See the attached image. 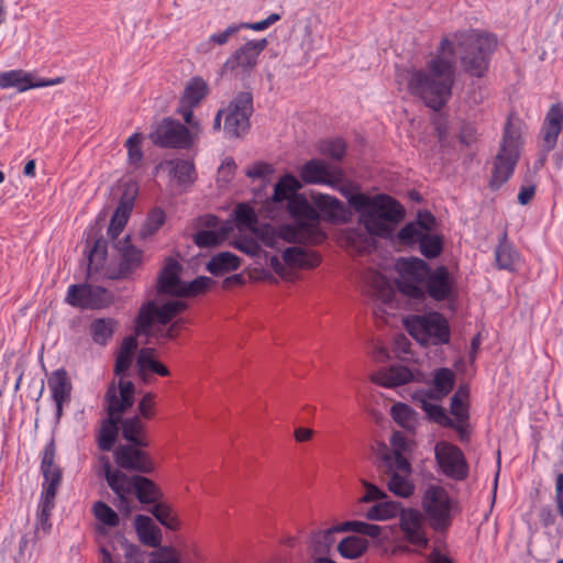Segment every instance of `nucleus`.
I'll use <instances>...</instances> for the list:
<instances>
[{"instance_id": "f257e3e1", "label": "nucleus", "mask_w": 563, "mask_h": 563, "mask_svg": "<svg viewBox=\"0 0 563 563\" xmlns=\"http://www.w3.org/2000/svg\"><path fill=\"white\" fill-rule=\"evenodd\" d=\"M340 191L358 214L360 223L372 236L388 238L405 218V208L389 195L353 194L347 188H341Z\"/></svg>"}, {"instance_id": "f03ea898", "label": "nucleus", "mask_w": 563, "mask_h": 563, "mask_svg": "<svg viewBox=\"0 0 563 563\" xmlns=\"http://www.w3.org/2000/svg\"><path fill=\"white\" fill-rule=\"evenodd\" d=\"M454 65L440 54L428 62L426 70L407 71V89L410 95L420 98L427 107L441 110L452 95Z\"/></svg>"}, {"instance_id": "7ed1b4c3", "label": "nucleus", "mask_w": 563, "mask_h": 563, "mask_svg": "<svg viewBox=\"0 0 563 563\" xmlns=\"http://www.w3.org/2000/svg\"><path fill=\"white\" fill-rule=\"evenodd\" d=\"M106 481L115 494L114 506L124 516H129L133 510V500L131 495L143 505H155L163 498V492L159 486L151 478L140 475H128L120 470H111L109 463L104 466Z\"/></svg>"}, {"instance_id": "20e7f679", "label": "nucleus", "mask_w": 563, "mask_h": 563, "mask_svg": "<svg viewBox=\"0 0 563 563\" xmlns=\"http://www.w3.org/2000/svg\"><path fill=\"white\" fill-rule=\"evenodd\" d=\"M135 386L131 380L119 379L118 385L112 382L104 394L108 404V418L101 423L97 442L101 451L109 452L113 449L121 421V416L134 404Z\"/></svg>"}, {"instance_id": "39448f33", "label": "nucleus", "mask_w": 563, "mask_h": 563, "mask_svg": "<svg viewBox=\"0 0 563 563\" xmlns=\"http://www.w3.org/2000/svg\"><path fill=\"white\" fill-rule=\"evenodd\" d=\"M455 40L464 70L472 76L483 77L488 69L490 55L496 48V37L472 30L456 33Z\"/></svg>"}, {"instance_id": "423d86ee", "label": "nucleus", "mask_w": 563, "mask_h": 563, "mask_svg": "<svg viewBox=\"0 0 563 563\" xmlns=\"http://www.w3.org/2000/svg\"><path fill=\"white\" fill-rule=\"evenodd\" d=\"M408 333L422 345H444L450 342L451 330L448 320L438 311L413 314L405 320Z\"/></svg>"}, {"instance_id": "0eeeda50", "label": "nucleus", "mask_w": 563, "mask_h": 563, "mask_svg": "<svg viewBox=\"0 0 563 563\" xmlns=\"http://www.w3.org/2000/svg\"><path fill=\"white\" fill-rule=\"evenodd\" d=\"M520 133L512 128L508 120L504 129L500 150L494 161L489 180L490 189L498 190L512 176L520 155Z\"/></svg>"}, {"instance_id": "6e6552de", "label": "nucleus", "mask_w": 563, "mask_h": 563, "mask_svg": "<svg viewBox=\"0 0 563 563\" xmlns=\"http://www.w3.org/2000/svg\"><path fill=\"white\" fill-rule=\"evenodd\" d=\"M397 268L401 275L397 283L398 290L411 299L424 300L423 287L432 269L430 265L421 258L410 257L399 261Z\"/></svg>"}, {"instance_id": "1a4fd4ad", "label": "nucleus", "mask_w": 563, "mask_h": 563, "mask_svg": "<svg viewBox=\"0 0 563 563\" xmlns=\"http://www.w3.org/2000/svg\"><path fill=\"white\" fill-rule=\"evenodd\" d=\"M223 132L228 139L244 136L250 128V118L254 111L253 96L249 91L239 92L224 108Z\"/></svg>"}, {"instance_id": "9d476101", "label": "nucleus", "mask_w": 563, "mask_h": 563, "mask_svg": "<svg viewBox=\"0 0 563 563\" xmlns=\"http://www.w3.org/2000/svg\"><path fill=\"white\" fill-rule=\"evenodd\" d=\"M148 139L155 146L161 148L188 150L194 143L189 129L172 118H164L153 123Z\"/></svg>"}, {"instance_id": "9b49d317", "label": "nucleus", "mask_w": 563, "mask_h": 563, "mask_svg": "<svg viewBox=\"0 0 563 563\" xmlns=\"http://www.w3.org/2000/svg\"><path fill=\"white\" fill-rule=\"evenodd\" d=\"M422 507L435 531H445L452 523V500L439 485H430L422 497Z\"/></svg>"}, {"instance_id": "f8f14e48", "label": "nucleus", "mask_w": 563, "mask_h": 563, "mask_svg": "<svg viewBox=\"0 0 563 563\" xmlns=\"http://www.w3.org/2000/svg\"><path fill=\"white\" fill-rule=\"evenodd\" d=\"M150 445L122 444L113 450V459L120 470L133 473L132 475L153 474L155 462L146 451Z\"/></svg>"}, {"instance_id": "ddd939ff", "label": "nucleus", "mask_w": 563, "mask_h": 563, "mask_svg": "<svg viewBox=\"0 0 563 563\" xmlns=\"http://www.w3.org/2000/svg\"><path fill=\"white\" fill-rule=\"evenodd\" d=\"M434 455L443 474L454 481H464L468 475V465L463 451L455 444L440 441L435 444Z\"/></svg>"}, {"instance_id": "4468645a", "label": "nucleus", "mask_w": 563, "mask_h": 563, "mask_svg": "<svg viewBox=\"0 0 563 563\" xmlns=\"http://www.w3.org/2000/svg\"><path fill=\"white\" fill-rule=\"evenodd\" d=\"M65 300L71 307L95 310L108 307L112 298L104 287L74 284L68 287Z\"/></svg>"}, {"instance_id": "2eb2a0df", "label": "nucleus", "mask_w": 563, "mask_h": 563, "mask_svg": "<svg viewBox=\"0 0 563 563\" xmlns=\"http://www.w3.org/2000/svg\"><path fill=\"white\" fill-rule=\"evenodd\" d=\"M56 444L51 439L42 453L41 472L44 477L42 484L41 499L55 501L56 494L63 479V471L55 464Z\"/></svg>"}, {"instance_id": "dca6fc26", "label": "nucleus", "mask_w": 563, "mask_h": 563, "mask_svg": "<svg viewBox=\"0 0 563 563\" xmlns=\"http://www.w3.org/2000/svg\"><path fill=\"white\" fill-rule=\"evenodd\" d=\"M139 192L136 183L124 184V190L120 197L119 203L111 217L110 224L107 230L108 236L115 241L128 223L134 207V201Z\"/></svg>"}, {"instance_id": "f3484780", "label": "nucleus", "mask_w": 563, "mask_h": 563, "mask_svg": "<svg viewBox=\"0 0 563 563\" xmlns=\"http://www.w3.org/2000/svg\"><path fill=\"white\" fill-rule=\"evenodd\" d=\"M404 539L420 549L427 548L429 539L423 527V516L418 509L404 508L398 514Z\"/></svg>"}, {"instance_id": "a211bd4d", "label": "nucleus", "mask_w": 563, "mask_h": 563, "mask_svg": "<svg viewBox=\"0 0 563 563\" xmlns=\"http://www.w3.org/2000/svg\"><path fill=\"white\" fill-rule=\"evenodd\" d=\"M266 38L252 40L239 47L223 65V71H243L252 70L256 64L260 54L267 47Z\"/></svg>"}, {"instance_id": "6ab92c4d", "label": "nucleus", "mask_w": 563, "mask_h": 563, "mask_svg": "<svg viewBox=\"0 0 563 563\" xmlns=\"http://www.w3.org/2000/svg\"><path fill=\"white\" fill-rule=\"evenodd\" d=\"M278 236L280 240L288 243L311 245H318L327 238L319 224L308 223L306 221H298L296 224L279 227Z\"/></svg>"}, {"instance_id": "aec40b11", "label": "nucleus", "mask_w": 563, "mask_h": 563, "mask_svg": "<svg viewBox=\"0 0 563 563\" xmlns=\"http://www.w3.org/2000/svg\"><path fill=\"white\" fill-rule=\"evenodd\" d=\"M300 177L306 184H323L335 187L342 179V170L339 167L330 168L322 159H310L300 169Z\"/></svg>"}, {"instance_id": "412c9836", "label": "nucleus", "mask_w": 563, "mask_h": 563, "mask_svg": "<svg viewBox=\"0 0 563 563\" xmlns=\"http://www.w3.org/2000/svg\"><path fill=\"white\" fill-rule=\"evenodd\" d=\"M423 288L426 297L429 296L435 301H444L449 299L454 289V279L452 278L449 268L444 265H440L434 269H431Z\"/></svg>"}, {"instance_id": "4be33fe9", "label": "nucleus", "mask_w": 563, "mask_h": 563, "mask_svg": "<svg viewBox=\"0 0 563 563\" xmlns=\"http://www.w3.org/2000/svg\"><path fill=\"white\" fill-rule=\"evenodd\" d=\"M113 246L120 253L121 261L118 271L111 277L114 279L128 278L141 266L143 253L131 243L129 235L114 241Z\"/></svg>"}, {"instance_id": "5701e85b", "label": "nucleus", "mask_w": 563, "mask_h": 563, "mask_svg": "<svg viewBox=\"0 0 563 563\" xmlns=\"http://www.w3.org/2000/svg\"><path fill=\"white\" fill-rule=\"evenodd\" d=\"M51 390L52 399L56 406V421H59L63 416L64 405L70 402L73 384L65 368H57L52 372L47 380Z\"/></svg>"}, {"instance_id": "b1692460", "label": "nucleus", "mask_w": 563, "mask_h": 563, "mask_svg": "<svg viewBox=\"0 0 563 563\" xmlns=\"http://www.w3.org/2000/svg\"><path fill=\"white\" fill-rule=\"evenodd\" d=\"M389 442L391 448L388 449L385 444L383 445L378 464H385L388 468H390L393 464L399 471L407 472L410 462L404 455L408 450L406 435L401 431H395L391 434Z\"/></svg>"}, {"instance_id": "393cba45", "label": "nucleus", "mask_w": 563, "mask_h": 563, "mask_svg": "<svg viewBox=\"0 0 563 563\" xmlns=\"http://www.w3.org/2000/svg\"><path fill=\"white\" fill-rule=\"evenodd\" d=\"M86 244L88 249V273L98 272L103 267L108 255V240L102 236L98 223L89 229Z\"/></svg>"}, {"instance_id": "a878e982", "label": "nucleus", "mask_w": 563, "mask_h": 563, "mask_svg": "<svg viewBox=\"0 0 563 563\" xmlns=\"http://www.w3.org/2000/svg\"><path fill=\"white\" fill-rule=\"evenodd\" d=\"M377 468L380 474L385 477L388 489L396 496L408 498L415 492V486L409 479L412 472L411 464H409L408 471H399L395 465L388 468L385 464H377Z\"/></svg>"}, {"instance_id": "bb28decb", "label": "nucleus", "mask_w": 563, "mask_h": 563, "mask_svg": "<svg viewBox=\"0 0 563 563\" xmlns=\"http://www.w3.org/2000/svg\"><path fill=\"white\" fill-rule=\"evenodd\" d=\"M180 272V264L173 257H168L157 277V294L180 297L184 286V282L179 277Z\"/></svg>"}, {"instance_id": "cd10ccee", "label": "nucleus", "mask_w": 563, "mask_h": 563, "mask_svg": "<svg viewBox=\"0 0 563 563\" xmlns=\"http://www.w3.org/2000/svg\"><path fill=\"white\" fill-rule=\"evenodd\" d=\"M563 128V109L559 103L552 104L545 115L542 125V144L541 150L544 156L550 153L558 142V137Z\"/></svg>"}, {"instance_id": "c85d7f7f", "label": "nucleus", "mask_w": 563, "mask_h": 563, "mask_svg": "<svg viewBox=\"0 0 563 563\" xmlns=\"http://www.w3.org/2000/svg\"><path fill=\"white\" fill-rule=\"evenodd\" d=\"M313 207L316 210L330 221L346 222L349 220V211L345 205L338 198L325 195H312Z\"/></svg>"}, {"instance_id": "c756f323", "label": "nucleus", "mask_w": 563, "mask_h": 563, "mask_svg": "<svg viewBox=\"0 0 563 563\" xmlns=\"http://www.w3.org/2000/svg\"><path fill=\"white\" fill-rule=\"evenodd\" d=\"M455 382L456 376L451 368L440 367L432 373L431 388L421 391L431 400L440 401L453 390Z\"/></svg>"}, {"instance_id": "7c9ffc66", "label": "nucleus", "mask_w": 563, "mask_h": 563, "mask_svg": "<svg viewBox=\"0 0 563 563\" xmlns=\"http://www.w3.org/2000/svg\"><path fill=\"white\" fill-rule=\"evenodd\" d=\"M372 382L387 388L405 385L413 379L412 372L404 365H391L371 377Z\"/></svg>"}, {"instance_id": "2f4dec72", "label": "nucleus", "mask_w": 563, "mask_h": 563, "mask_svg": "<svg viewBox=\"0 0 563 563\" xmlns=\"http://www.w3.org/2000/svg\"><path fill=\"white\" fill-rule=\"evenodd\" d=\"M121 435L125 444L150 445L146 434V424L140 416H133L125 419L121 418Z\"/></svg>"}, {"instance_id": "473e14b6", "label": "nucleus", "mask_w": 563, "mask_h": 563, "mask_svg": "<svg viewBox=\"0 0 563 563\" xmlns=\"http://www.w3.org/2000/svg\"><path fill=\"white\" fill-rule=\"evenodd\" d=\"M137 336L128 335L125 336L121 345L117 352L115 363H114V374L120 376V379L124 380L123 377L126 375L129 368L132 365L134 354L137 351Z\"/></svg>"}, {"instance_id": "72a5a7b5", "label": "nucleus", "mask_w": 563, "mask_h": 563, "mask_svg": "<svg viewBox=\"0 0 563 563\" xmlns=\"http://www.w3.org/2000/svg\"><path fill=\"white\" fill-rule=\"evenodd\" d=\"M287 210L291 218L298 221L319 224L320 214L316 208L301 195H292L287 201Z\"/></svg>"}, {"instance_id": "f704fd0d", "label": "nucleus", "mask_w": 563, "mask_h": 563, "mask_svg": "<svg viewBox=\"0 0 563 563\" xmlns=\"http://www.w3.org/2000/svg\"><path fill=\"white\" fill-rule=\"evenodd\" d=\"M156 351L153 347H142L136 355V367L140 377L146 380V372L155 373L159 376H169V369L159 361L155 360Z\"/></svg>"}, {"instance_id": "c9c22d12", "label": "nucleus", "mask_w": 563, "mask_h": 563, "mask_svg": "<svg viewBox=\"0 0 563 563\" xmlns=\"http://www.w3.org/2000/svg\"><path fill=\"white\" fill-rule=\"evenodd\" d=\"M134 528L141 543L151 548L161 547V529L154 525L148 516L137 515L134 519Z\"/></svg>"}, {"instance_id": "e433bc0d", "label": "nucleus", "mask_w": 563, "mask_h": 563, "mask_svg": "<svg viewBox=\"0 0 563 563\" xmlns=\"http://www.w3.org/2000/svg\"><path fill=\"white\" fill-rule=\"evenodd\" d=\"M284 262L297 268H314L321 263L318 253L299 246L287 247L283 253Z\"/></svg>"}, {"instance_id": "4c0bfd02", "label": "nucleus", "mask_w": 563, "mask_h": 563, "mask_svg": "<svg viewBox=\"0 0 563 563\" xmlns=\"http://www.w3.org/2000/svg\"><path fill=\"white\" fill-rule=\"evenodd\" d=\"M413 400L424 411L427 419L438 423L441 427L453 426V419L449 417L445 409L440 405L430 402V398L424 396L422 391H417Z\"/></svg>"}, {"instance_id": "58836bf2", "label": "nucleus", "mask_w": 563, "mask_h": 563, "mask_svg": "<svg viewBox=\"0 0 563 563\" xmlns=\"http://www.w3.org/2000/svg\"><path fill=\"white\" fill-rule=\"evenodd\" d=\"M519 256L517 251L508 242L507 233L504 232L499 238L498 245L495 249V263L499 269L512 272L516 269V262Z\"/></svg>"}, {"instance_id": "ea45409f", "label": "nucleus", "mask_w": 563, "mask_h": 563, "mask_svg": "<svg viewBox=\"0 0 563 563\" xmlns=\"http://www.w3.org/2000/svg\"><path fill=\"white\" fill-rule=\"evenodd\" d=\"M241 265V258L231 252H220L213 255L207 263V269L213 276H221L235 271Z\"/></svg>"}, {"instance_id": "a19ab883", "label": "nucleus", "mask_w": 563, "mask_h": 563, "mask_svg": "<svg viewBox=\"0 0 563 563\" xmlns=\"http://www.w3.org/2000/svg\"><path fill=\"white\" fill-rule=\"evenodd\" d=\"M119 322L112 318H98L90 324L92 341L101 346L108 344L117 331Z\"/></svg>"}, {"instance_id": "79ce46f5", "label": "nucleus", "mask_w": 563, "mask_h": 563, "mask_svg": "<svg viewBox=\"0 0 563 563\" xmlns=\"http://www.w3.org/2000/svg\"><path fill=\"white\" fill-rule=\"evenodd\" d=\"M208 93L209 87L206 80L201 77H194L185 86L179 103L197 107Z\"/></svg>"}, {"instance_id": "37998d69", "label": "nucleus", "mask_w": 563, "mask_h": 563, "mask_svg": "<svg viewBox=\"0 0 563 563\" xmlns=\"http://www.w3.org/2000/svg\"><path fill=\"white\" fill-rule=\"evenodd\" d=\"M155 320H157L156 302L151 300L143 303L135 318V335H148Z\"/></svg>"}, {"instance_id": "c03bdc74", "label": "nucleus", "mask_w": 563, "mask_h": 563, "mask_svg": "<svg viewBox=\"0 0 563 563\" xmlns=\"http://www.w3.org/2000/svg\"><path fill=\"white\" fill-rule=\"evenodd\" d=\"M55 507V501L41 499L40 508L36 515L34 529V542L48 536L52 531L51 515Z\"/></svg>"}, {"instance_id": "a18cd8bd", "label": "nucleus", "mask_w": 563, "mask_h": 563, "mask_svg": "<svg viewBox=\"0 0 563 563\" xmlns=\"http://www.w3.org/2000/svg\"><path fill=\"white\" fill-rule=\"evenodd\" d=\"M368 549V541L357 536L343 538L338 544V552L344 559H358Z\"/></svg>"}, {"instance_id": "49530a36", "label": "nucleus", "mask_w": 563, "mask_h": 563, "mask_svg": "<svg viewBox=\"0 0 563 563\" xmlns=\"http://www.w3.org/2000/svg\"><path fill=\"white\" fill-rule=\"evenodd\" d=\"M170 167L169 174L181 185L192 184L196 180L195 165L191 161L175 158L166 161Z\"/></svg>"}, {"instance_id": "de8ad7c7", "label": "nucleus", "mask_w": 563, "mask_h": 563, "mask_svg": "<svg viewBox=\"0 0 563 563\" xmlns=\"http://www.w3.org/2000/svg\"><path fill=\"white\" fill-rule=\"evenodd\" d=\"M401 504L394 500H380L373 505L365 514L367 520H388L398 516Z\"/></svg>"}, {"instance_id": "09e8293b", "label": "nucleus", "mask_w": 563, "mask_h": 563, "mask_svg": "<svg viewBox=\"0 0 563 563\" xmlns=\"http://www.w3.org/2000/svg\"><path fill=\"white\" fill-rule=\"evenodd\" d=\"M9 87H15L19 91L32 89V76L22 69L0 73V88Z\"/></svg>"}, {"instance_id": "8fccbe9b", "label": "nucleus", "mask_w": 563, "mask_h": 563, "mask_svg": "<svg viewBox=\"0 0 563 563\" xmlns=\"http://www.w3.org/2000/svg\"><path fill=\"white\" fill-rule=\"evenodd\" d=\"M301 188L300 181L291 174L283 176L274 187L273 201L283 202L292 195H297V191Z\"/></svg>"}, {"instance_id": "3c124183", "label": "nucleus", "mask_w": 563, "mask_h": 563, "mask_svg": "<svg viewBox=\"0 0 563 563\" xmlns=\"http://www.w3.org/2000/svg\"><path fill=\"white\" fill-rule=\"evenodd\" d=\"M148 511L156 518V520L165 528L176 531L180 528L178 518L174 515L173 509L165 503H156Z\"/></svg>"}, {"instance_id": "603ef678", "label": "nucleus", "mask_w": 563, "mask_h": 563, "mask_svg": "<svg viewBox=\"0 0 563 563\" xmlns=\"http://www.w3.org/2000/svg\"><path fill=\"white\" fill-rule=\"evenodd\" d=\"M420 253L428 260L438 257L443 251V238L424 232L419 242Z\"/></svg>"}, {"instance_id": "864d4df0", "label": "nucleus", "mask_w": 563, "mask_h": 563, "mask_svg": "<svg viewBox=\"0 0 563 563\" xmlns=\"http://www.w3.org/2000/svg\"><path fill=\"white\" fill-rule=\"evenodd\" d=\"M143 139V134L136 132L133 133L125 142V147L128 150V164L134 169H139L141 167L144 157V153L141 147Z\"/></svg>"}, {"instance_id": "5fc2aeb1", "label": "nucleus", "mask_w": 563, "mask_h": 563, "mask_svg": "<svg viewBox=\"0 0 563 563\" xmlns=\"http://www.w3.org/2000/svg\"><path fill=\"white\" fill-rule=\"evenodd\" d=\"M188 305L181 300H168L157 306V322L168 324L176 316L186 310Z\"/></svg>"}, {"instance_id": "6e6d98bb", "label": "nucleus", "mask_w": 563, "mask_h": 563, "mask_svg": "<svg viewBox=\"0 0 563 563\" xmlns=\"http://www.w3.org/2000/svg\"><path fill=\"white\" fill-rule=\"evenodd\" d=\"M319 151L333 161L340 162L345 155L346 144L342 139H330L319 143Z\"/></svg>"}, {"instance_id": "4d7b16f0", "label": "nucleus", "mask_w": 563, "mask_h": 563, "mask_svg": "<svg viewBox=\"0 0 563 563\" xmlns=\"http://www.w3.org/2000/svg\"><path fill=\"white\" fill-rule=\"evenodd\" d=\"M241 26L231 24L224 31L212 34L208 41L201 43L198 51L201 53H208L212 49L213 45H224L228 43L230 37L239 32Z\"/></svg>"}, {"instance_id": "13d9d810", "label": "nucleus", "mask_w": 563, "mask_h": 563, "mask_svg": "<svg viewBox=\"0 0 563 563\" xmlns=\"http://www.w3.org/2000/svg\"><path fill=\"white\" fill-rule=\"evenodd\" d=\"M95 517L104 526L117 527L120 522L118 514L104 501L98 500L92 506Z\"/></svg>"}, {"instance_id": "bf43d9fd", "label": "nucleus", "mask_w": 563, "mask_h": 563, "mask_svg": "<svg viewBox=\"0 0 563 563\" xmlns=\"http://www.w3.org/2000/svg\"><path fill=\"white\" fill-rule=\"evenodd\" d=\"M214 280L207 276H198L190 283H185L181 289L180 298L183 297H196L203 294Z\"/></svg>"}, {"instance_id": "052dcab7", "label": "nucleus", "mask_w": 563, "mask_h": 563, "mask_svg": "<svg viewBox=\"0 0 563 563\" xmlns=\"http://www.w3.org/2000/svg\"><path fill=\"white\" fill-rule=\"evenodd\" d=\"M166 214L164 210L161 208L153 209L147 218L146 221L141 230L142 236H147L154 234L165 222Z\"/></svg>"}, {"instance_id": "680f3d73", "label": "nucleus", "mask_w": 563, "mask_h": 563, "mask_svg": "<svg viewBox=\"0 0 563 563\" xmlns=\"http://www.w3.org/2000/svg\"><path fill=\"white\" fill-rule=\"evenodd\" d=\"M223 241V233L211 230H201L194 234V242L198 247L208 249L218 246Z\"/></svg>"}, {"instance_id": "e2e57ef3", "label": "nucleus", "mask_w": 563, "mask_h": 563, "mask_svg": "<svg viewBox=\"0 0 563 563\" xmlns=\"http://www.w3.org/2000/svg\"><path fill=\"white\" fill-rule=\"evenodd\" d=\"M424 234L415 222H409L400 229L397 234L398 241L405 245H413L419 243Z\"/></svg>"}, {"instance_id": "0e129e2a", "label": "nucleus", "mask_w": 563, "mask_h": 563, "mask_svg": "<svg viewBox=\"0 0 563 563\" xmlns=\"http://www.w3.org/2000/svg\"><path fill=\"white\" fill-rule=\"evenodd\" d=\"M235 219L239 225L253 229L257 223V216L252 207L240 203L235 209Z\"/></svg>"}, {"instance_id": "69168bd1", "label": "nucleus", "mask_w": 563, "mask_h": 563, "mask_svg": "<svg viewBox=\"0 0 563 563\" xmlns=\"http://www.w3.org/2000/svg\"><path fill=\"white\" fill-rule=\"evenodd\" d=\"M274 173L271 164L265 162H256L246 169L245 175L251 179H261L263 184L268 183V177Z\"/></svg>"}, {"instance_id": "338daca9", "label": "nucleus", "mask_w": 563, "mask_h": 563, "mask_svg": "<svg viewBox=\"0 0 563 563\" xmlns=\"http://www.w3.org/2000/svg\"><path fill=\"white\" fill-rule=\"evenodd\" d=\"M450 412L454 417V420H457V421H468L470 420L468 405L465 401H463V399H459L457 397L451 398Z\"/></svg>"}, {"instance_id": "774afa93", "label": "nucleus", "mask_w": 563, "mask_h": 563, "mask_svg": "<svg viewBox=\"0 0 563 563\" xmlns=\"http://www.w3.org/2000/svg\"><path fill=\"white\" fill-rule=\"evenodd\" d=\"M155 394L148 391L146 393L139 402V412L141 419L144 418L146 420L152 419L154 416V405H155Z\"/></svg>"}]
</instances>
